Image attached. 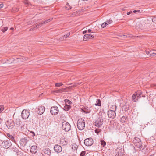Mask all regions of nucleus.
<instances>
[{
    "label": "nucleus",
    "instance_id": "obj_11",
    "mask_svg": "<svg viewBox=\"0 0 156 156\" xmlns=\"http://www.w3.org/2000/svg\"><path fill=\"white\" fill-rule=\"evenodd\" d=\"M4 148H8L11 145V142L9 140H7L6 141H4L2 143Z\"/></svg>",
    "mask_w": 156,
    "mask_h": 156
},
{
    "label": "nucleus",
    "instance_id": "obj_49",
    "mask_svg": "<svg viewBox=\"0 0 156 156\" xmlns=\"http://www.w3.org/2000/svg\"><path fill=\"white\" fill-rule=\"evenodd\" d=\"M87 32V30H85V31H84L83 32V34H85Z\"/></svg>",
    "mask_w": 156,
    "mask_h": 156
},
{
    "label": "nucleus",
    "instance_id": "obj_12",
    "mask_svg": "<svg viewBox=\"0 0 156 156\" xmlns=\"http://www.w3.org/2000/svg\"><path fill=\"white\" fill-rule=\"evenodd\" d=\"M45 109V107L44 106H39L37 110L36 111L37 113L39 115H41L44 112Z\"/></svg>",
    "mask_w": 156,
    "mask_h": 156
},
{
    "label": "nucleus",
    "instance_id": "obj_43",
    "mask_svg": "<svg viewBox=\"0 0 156 156\" xmlns=\"http://www.w3.org/2000/svg\"><path fill=\"white\" fill-rule=\"evenodd\" d=\"M3 7V4H0V8H2Z\"/></svg>",
    "mask_w": 156,
    "mask_h": 156
},
{
    "label": "nucleus",
    "instance_id": "obj_6",
    "mask_svg": "<svg viewBox=\"0 0 156 156\" xmlns=\"http://www.w3.org/2000/svg\"><path fill=\"white\" fill-rule=\"evenodd\" d=\"M103 119L102 117L98 118L95 121V125L98 127H100L103 124Z\"/></svg>",
    "mask_w": 156,
    "mask_h": 156
},
{
    "label": "nucleus",
    "instance_id": "obj_35",
    "mask_svg": "<svg viewBox=\"0 0 156 156\" xmlns=\"http://www.w3.org/2000/svg\"><path fill=\"white\" fill-rule=\"evenodd\" d=\"M14 61V59L13 58L12 59H10L9 60V62H7V63H11L13 62Z\"/></svg>",
    "mask_w": 156,
    "mask_h": 156
},
{
    "label": "nucleus",
    "instance_id": "obj_51",
    "mask_svg": "<svg viewBox=\"0 0 156 156\" xmlns=\"http://www.w3.org/2000/svg\"><path fill=\"white\" fill-rule=\"evenodd\" d=\"M11 30H13V27H11L10 28Z\"/></svg>",
    "mask_w": 156,
    "mask_h": 156
},
{
    "label": "nucleus",
    "instance_id": "obj_36",
    "mask_svg": "<svg viewBox=\"0 0 156 156\" xmlns=\"http://www.w3.org/2000/svg\"><path fill=\"white\" fill-rule=\"evenodd\" d=\"M151 19L153 22L156 23V17H153Z\"/></svg>",
    "mask_w": 156,
    "mask_h": 156
},
{
    "label": "nucleus",
    "instance_id": "obj_54",
    "mask_svg": "<svg viewBox=\"0 0 156 156\" xmlns=\"http://www.w3.org/2000/svg\"><path fill=\"white\" fill-rule=\"evenodd\" d=\"M20 61H22V60H20Z\"/></svg>",
    "mask_w": 156,
    "mask_h": 156
},
{
    "label": "nucleus",
    "instance_id": "obj_15",
    "mask_svg": "<svg viewBox=\"0 0 156 156\" xmlns=\"http://www.w3.org/2000/svg\"><path fill=\"white\" fill-rule=\"evenodd\" d=\"M94 37V36L90 34H86L83 36V40L86 41L89 39H92Z\"/></svg>",
    "mask_w": 156,
    "mask_h": 156
},
{
    "label": "nucleus",
    "instance_id": "obj_40",
    "mask_svg": "<svg viewBox=\"0 0 156 156\" xmlns=\"http://www.w3.org/2000/svg\"><path fill=\"white\" fill-rule=\"evenodd\" d=\"M100 131V129H97V130H95V132L96 133H97V134H98L99 132Z\"/></svg>",
    "mask_w": 156,
    "mask_h": 156
},
{
    "label": "nucleus",
    "instance_id": "obj_28",
    "mask_svg": "<svg viewBox=\"0 0 156 156\" xmlns=\"http://www.w3.org/2000/svg\"><path fill=\"white\" fill-rule=\"evenodd\" d=\"M100 142L101 145L103 147H104L106 143L104 141V140H101Z\"/></svg>",
    "mask_w": 156,
    "mask_h": 156
},
{
    "label": "nucleus",
    "instance_id": "obj_7",
    "mask_svg": "<svg viewBox=\"0 0 156 156\" xmlns=\"http://www.w3.org/2000/svg\"><path fill=\"white\" fill-rule=\"evenodd\" d=\"M8 129H11L13 128L15 125L13 121L10 119L7 121L5 123Z\"/></svg>",
    "mask_w": 156,
    "mask_h": 156
},
{
    "label": "nucleus",
    "instance_id": "obj_26",
    "mask_svg": "<svg viewBox=\"0 0 156 156\" xmlns=\"http://www.w3.org/2000/svg\"><path fill=\"white\" fill-rule=\"evenodd\" d=\"M66 10H69L71 9L72 7L69 5L68 3L67 4H66Z\"/></svg>",
    "mask_w": 156,
    "mask_h": 156
},
{
    "label": "nucleus",
    "instance_id": "obj_27",
    "mask_svg": "<svg viewBox=\"0 0 156 156\" xmlns=\"http://www.w3.org/2000/svg\"><path fill=\"white\" fill-rule=\"evenodd\" d=\"M65 102V104H71L72 103L71 101H70L69 100L65 99L64 100Z\"/></svg>",
    "mask_w": 156,
    "mask_h": 156
},
{
    "label": "nucleus",
    "instance_id": "obj_48",
    "mask_svg": "<svg viewBox=\"0 0 156 156\" xmlns=\"http://www.w3.org/2000/svg\"><path fill=\"white\" fill-rule=\"evenodd\" d=\"M91 32V30L90 29H89L88 30V32L89 33H90Z\"/></svg>",
    "mask_w": 156,
    "mask_h": 156
},
{
    "label": "nucleus",
    "instance_id": "obj_45",
    "mask_svg": "<svg viewBox=\"0 0 156 156\" xmlns=\"http://www.w3.org/2000/svg\"><path fill=\"white\" fill-rule=\"evenodd\" d=\"M83 112H84V113H89V112L85 111L83 110Z\"/></svg>",
    "mask_w": 156,
    "mask_h": 156
},
{
    "label": "nucleus",
    "instance_id": "obj_1",
    "mask_svg": "<svg viewBox=\"0 0 156 156\" xmlns=\"http://www.w3.org/2000/svg\"><path fill=\"white\" fill-rule=\"evenodd\" d=\"M82 119H79L77 122V127L80 130H83L85 127V122Z\"/></svg>",
    "mask_w": 156,
    "mask_h": 156
},
{
    "label": "nucleus",
    "instance_id": "obj_29",
    "mask_svg": "<svg viewBox=\"0 0 156 156\" xmlns=\"http://www.w3.org/2000/svg\"><path fill=\"white\" fill-rule=\"evenodd\" d=\"M63 84L61 83H57L55 84V86L58 87H60V86L62 85Z\"/></svg>",
    "mask_w": 156,
    "mask_h": 156
},
{
    "label": "nucleus",
    "instance_id": "obj_10",
    "mask_svg": "<svg viewBox=\"0 0 156 156\" xmlns=\"http://www.w3.org/2000/svg\"><path fill=\"white\" fill-rule=\"evenodd\" d=\"M115 156H124L123 151L120 147H118L115 150Z\"/></svg>",
    "mask_w": 156,
    "mask_h": 156
},
{
    "label": "nucleus",
    "instance_id": "obj_24",
    "mask_svg": "<svg viewBox=\"0 0 156 156\" xmlns=\"http://www.w3.org/2000/svg\"><path fill=\"white\" fill-rule=\"evenodd\" d=\"M146 53L147 54L148 56H152V51H146Z\"/></svg>",
    "mask_w": 156,
    "mask_h": 156
},
{
    "label": "nucleus",
    "instance_id": "obj_8",
    "mask_svg": "<svg viewBox=\"0 0 156 156\" xmlns=\"http://www.w3.org/2000/svg\"><path fill=\"white\" fill-rule=\"evenodd\" d=\"M93 143V139L91 138L86 139L84 141L85 144L87 146H91L92 145Z\"/></svg>",
    "mask_w": 156,
    "mask_h": 156
},
{
    "label": "nucleus",
    "instance_id": "obj_39",
    "mask_svg": "<svg viewBox=\"0 0 156 156\" xmlns=\"http://www.w3.org/2000/svg\"><path fill=\"white\" fill-rule=\"evenodd\" d=\"M85 155V152H82L80 154V156H84Z\"/></svg>",
    "mask_w": 156,
    "mask_h": 156
},
{
    "label": "nucleus",
    "instance_id": "obj_16",
    "mask_svg": "<svg viewBox=\"0 0 156 156\" xmlns=\"http://www.w3.org/2000/svg\"><path fill=\"white\" fill-rule=\"evenodd\" d=\"M60 144L63 146H65L67 144L68 140L65 138H62L60 140Z\"/></svg>",
    "mask_w": 156,
    "mask_h": 156
},
{
    "label": "nucleus",
    "instance_id": "obj_4",
    "mask_svg": "<svg viewBox=\"0 0 156 156\" xmlns=\"http://www.w3.org/2000/svg\"><path fill=\"white\" fill-rule=\"evenodd\" d=\"M62 129L66 132L69 131L71 128V126L69 123L65 121L62 123Z\"/></svg>",
    "mask_w": 156,
    "mask_h": 156
},
{
    "label": "nucleus",
    "instance_id": "obj_20",
    "mask_svg": "<svg viewBox=\"0 0 156 156\" xmlns=\"http://www.w3.org/2000/svg\"><path fill=\"white\" fill-rule=\"evenodd\" d=\"M7 136L9 138V139H10L12 141L14 142H15V140L13 136L11 134L9 133H7Z\"/></svg>",
    "mask_w": 156,
    "mask_h": 156
},
{
    "label": "nucleus",
    "instance_id": "obj_25",
    "mask_svg": "<svg viewBox=\"0 0 156 156\" xmlns=\"http://www.w3.org/2000/svg\"><path fill=\"white\" fill-rule=\"evenodd\" d=\"M43 151L44 152V153L45 154L49 155V154L50 153L49 150V149L48 150L44 149Z\"/></svg>",
    "mask_w": 156,
    "mask_h": 156
},
{
    "label": "nucleus",
    "instance_id": "obj_19",
    "mask_svg": "<svg viewBox=\"0 0 156 156\" xmlns=\"http://www.w3.org/2000/svg\"><path fill=\"white\" fill-rule=\"evenodd\" d=\"M71 147L72 150L75 151H76L78 148L77 145L75 143H73L71 145Z\"/></svg>",
    "mask_w": 156,
    "mask_h": 156
},
{
    "label": "nucleus",
    "instance_id": "obj_42",
    "mask_svg": "<svg viewBox=\"0 0 156 156\" xmlns=\"http://www.w3.org/2000/svg\"><path fill=\"white\" fill-rule=\"evenodd\" d=\"M140 10H134L133 11V12H134V13H136V12H140Z\"/></svg>",
    "mask_w": 156,
    "mask_h": 156
},
{
    "label": "nucleus",
    "instance_id": "obj_32",
    "mask_svg": "<svg viewBox=\"0 0 156 156\" xmlns=\"http://www.w3.org/2000/svg\"><path fill=\"white\" fill-rule=\"evenodd\" d=\"M141 24L140 23H137L136 24V27L139 28H141Z\"/></svg>",
    "mask_w": 156,
    "mask_h": 156
},
{
    "label": "nucleus",
    "instance_id": "obj_23",
    "mask_svg": "<svg viewBox=\"0 0 156 156\" xmlns=\"http://www.w3.org/2000/svg\"><path fill=\"white\" fill-rule=\"evenodd\" d=\"M133 36L131 34H127V35H122V37L124 38H126V37H132Z\"/></svg>",
    "mask_w": 156,
    "mask_h": 156
},
{
    "label": "nucleus",
    "instance_id": "obj_46",
    "mask_svg": "<svg viewBox=\"0 0 156 156\" xmlns=\"http://www.w3.org/2000/svg\"><path fill=\"white\" fill-rule=\"evenodd\" d=\"M131 13H132V11H130V12H128L127 13V15H129Z\"/></svg>",
    "mask_w": 156,
    "mask_h": 156
},
{
    "label": "nucleus",
    "instance_id": "obj_18",
    "mask_svg": "<svg viewBox=\"0 0 156 156\" xmlns=\"http://www.w3.org/2000/svg\"><path fill=\"white\" fill-rule=\"evenodd\" d=\"M37 151V147L36 146H34L31 147L30 151L31 153H36Z\"/></svg>",
    "mask_w": 156,
    "mask_h": 156
},
{
    "label": "nucleus",
    "instance_id": "obj_53",
    "mask_svg": "<svg viewBox=\"0 0 156 156\" xmlns=\"http://www.w3.org/2000/svg\"><path fill=\"white\" fill-rule=\"evenodd\" d=\"M16 59H19V58H16Z\"/></svg>",
    "mask_w": 156,
    "mask_h": 156
},
{
    "label": "nucleus",
    "instance_id": "obj_2",
    "mask_svg": "<svg viewBox=\"0 0 156 156\" xmlns=\"http://www.w3.org/2000/svg\"><path fill=\"white\" fill-rule=\"evenodd\" d=\"M133 146L136 147L138 148H140L142 146L141 142L140 140L138 137H135L133 140Z\"/></svg>",
    "mask_w": 156,
    "mask_h": 156
},
{
    "label": "nucleus",
    "instance_id": "obj_21",
    "mask_svg": "<svg viewBox=\"0 0 156 156\" xmlns=\"http://www.w3.org/2000/svg\"><path fill=\"white\" fill-rule=\"evenodd\" d=\"M71 106L70 105H68L67 104H65V106H64V109L65 110H69Z\"/></svg>",
    "mask_w": 156,
    "mask_h": 156
},
{
    "label": "nucleus",
    "instance_id": "obj_17",
    "mask_svg": "<svg viewBox=\"0 0 156 156\" xmlns=\"http://www.w3.org/2000/svg\"><path fill=\"white\" fill-rule=\"evenodd\" d=\"M52 19V18H51L50 19H49L46 20L45 21L43 22V23H39L36 26V28H38V27H39V26L43 24H45L46 23H48V22H49ZM35 28H36V27H35Z\"/></svg>",
    "mask_w": 156,
    "mask_h": 156
},
{
    "label": "nucleus",
    "instance_id": "obj_31",
    "mask_svg": "<svg viewBox=\"0 0 156 156\" xmlns=\"http://www.w3.org/2000/svg\"><path fill=\"white\" fill-rule=\"evenodd\" d=\"M70 35V32L68 33V34H66V35H65L64 36V37H63V39H64V38H67Z\"/></svg>",
    "mask_w": 156,
    "mask_h": 156
},
{
    "label": "nucleus",
    "instance_id": "obj_14",
    "mask_svg": "<svg viewBox=\"0 0 156 156\" xmlns=\"http://www.w3.org/2000/svg\"><path fill=\"white\" fill-rule=\"evenodd\" d=\"M54 149L55 151L57 153L60 152L62 150V147L58 145H55L54 147Z\"/></svg>",
    "mask_w": 156,
    "mask_h": 156
},
{
    "label": "nucleus",
    "instance_id": "obj_33",
    "mask_svg": "<svg viewBox=\"0 0 156 156\" xmlns=\"http://www.w3.org/2000/svg\"><path fill=\"white\" fill-rule=\"evenodd\" d=\"M4 109V107L3 105H0V113L2 112V111Z\"/></svg>",
    "mask_w": 156,
    "mask_h": 156
},
{
    "label": "nucleus",
    "instance_id": "obj_3",
    "mask_svg": "<svg viewBox=\"0 0 156 156\" xmlns=\"http://www.w3.org/2000/svg\"><path fill=\"white\" fill-rule=\"evenodd\" d=\"M142 93L140 91L135 92L132 96V100L134 102L137 101L138 99L141 97Z\"/></svg>",
    "mask_w": 156,
    "mask_h": 156
},
{
    "label": "nucleus",
    "instance_id": "obj_44",
    "mask_svg": "<svg viewBox=\"0 0 156 156\" xmlns=\"http://www.w3.org/2000/svg\"><path fill=\"white\" fill-rule=\"evenodd\" d=\"M59 92H62V91L63 89H60L58 90Z\"/></svg>",
    "mask_w": 156,
    "mask_h": 156
},
{
    "label": "nucleus",
    "instance_id": "obj_41",
    "mask_svg": "<svg viewBox=\"0 0 156 156\" xmlns=\"http://www.w3.org/2000/svg\"><path fill=\"white\" fill-rule=\"evenodd\" d=\"M30 133L32 134V136H34L35 135V133L33 131H30Z\"/></svg>",
    "mask_w": 156,
    "mask_h": 156
},
{
    "label": "nucleus",
    "instance_id": "obj_34",
    "mask_svg": "<svg viewBox=\"0 0 156 156\" xmlns=\"http://www.w3.org/2000/svg\"><path fill=\"white\" fill-rule=\"evenodd\" d=\"M106 25H108L109 24H110L111 23H112V21L111 20H109L107 21H106V22H105Z\"/></svg>",
    "mask_w": 156,
    "mask_h": 156
},
{
    "label": "nucleus",
    "instance_id": "obj_37",
    "mask_svg": "<svg viewBox=\"0 0 156 156\" xmlns=\"http://www.w3.org/2000/svg\"><path fill=\"white\" fill-rule=\"evenodd\" d=\"M106 24L105 23V22L104 23H102L101 25V27L103 28L105 27L106 26Z\"/></svg>",
    "mask_w": 156,
    "mask_h": 156
},
{
    "label": "nucleus",
    "instance_id": "obj_9",
    "mask_svg": "<svg viewBox=\"0 0 156 156\" xmlns=\"http://www.w3.org/2000/svg\"><path fill=\"white\" fill-rule=\"evenodd\" d=\"M58 109L56 106H54L51 108V113L53 115H56L58 112Z\"/></svg>",
    "mask_w": 156,
    "mask_h": 156
},
{
    "label": "nucleus",
    "instance_id": "obj_47",
    "mask_svg": "<svg viewBox=\"0 0 156 156\" xmlns=\"http://www.w3.org/2000/svg\"><path fill=\"white\" fill-rule=\"evenodd\" d=\"M54 92L56 93H58V90H56Z\"/></svg>",
    "mask_w": 156,
    "mask_h": 156
},
{
    "label": "nucleus",
    "instance_id": "obj_22",
    "mask_svg": "<svg viewBox=\"0 0 156 156\" xmlns=\"http://www.w3.org/2000/svg\"><path fill=\"white\" fill-rule=\"evenodd\" d=\"M96 106H100L101 105V101L100 99H97L96 103L95 104Z\"/></svg>",
    "mask_w": 156,
    "mask_h": 156
},
{
    "label": "nucleus",
    "instance_id": "obj_5",
    "mask_svg": "<svg viewBox=\"0 0 156 156\" xmlns=\"http://www.w3.org/2000/svg\"><path fill=\"white\" fill-rule=\"evenodd\" d=\"M30 115V114L29 110L24 109L23 110L21 113V117L23 119H26L29 117Z\"/></svg>",
    "mask_w": 156,
    "mask_h": 156
},
{
    "label": "nucleus",
    "instance_id": "obj_38",
    "mask_svg": "<svg viewBox=\"0 0 156 156\" xmlns=\"http://www.w3.org/2000/svg\"><path fill=\"white\" fill-rule=\"evenodd\" d=\"M152 56H154L156 55V51H152Z\"/></svg>",
    "mask_w": 156,
    "mask_h": 156
},
{
    "label": "nucleus",
    "instance_id": "obj_52",
    "mask_svg": "<svg viewBox=\"0 0 156 156\" xmlns=\"http://www.w3.org/2000/svg\"><path fill=\"white\" fill-rule=\"evenodd\" d=\"M76 12H74V14H76Z\"/></svg>",
    "mask_w": 156,
    "mask_h": 156
},
{
    "label": "nucleus",
    "instance_id": "obj_50",
    "mask_svg": "<svg viewBox=\"0 0 156 156\" xmlns=\"http://www.w3.org/2000/svg\"><path fill=\"white\" fill-rule=\"evenodd\" d=\"M2 119H1L0 118V124H1V123L2 122Z\"/></svg>",
    "mask_w": 156,
    "mask_h": 156
},
{
    "label": "nucleus",
    "instance_id": "obj_30",
    "mask_svg": "<svg viewBox=\"0 0 156 156\" xmlns=\"http://www.w3.org/2000/svg\"><path fill=\"white\" fill-rule=\"evenodd\" d=\"M8 28L7 27H5L4 28H2L1 30L3 32H4L5 31H6L7 30Z\"/></svg>",
    "mask_w": 156,
    "mask_h": 156
},
{
    "label": "nucleus",
    "instance_id": "obj_13",
    "mask_svg": "<svg viewBox=\"0 0 156 156\" xmlns=\"http://www.w3.org/2000/svg\"><path fill=\"white\" fill-rule=\"evenodd\" d=\"M108 115L109 118L114 119L116 116V114L115 111L111 110L108 111Z\"/></svg>",
    "mask_w": 156,
    "mask_h": 156
}]
</instances>
